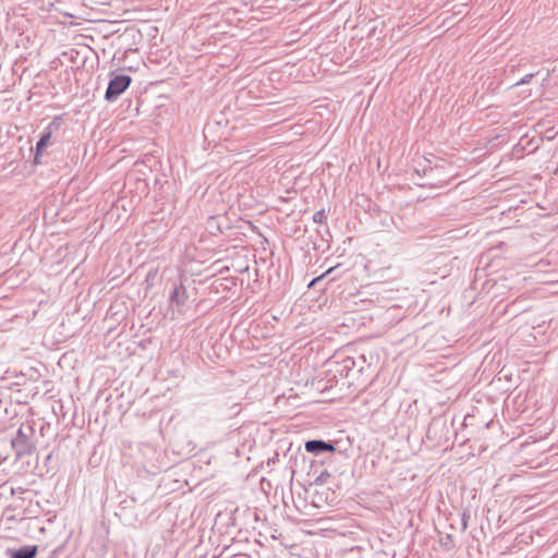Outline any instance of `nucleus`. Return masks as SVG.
<instances>
[{
  "instance_id": "1",
  "label": "nucleus",
  "mask_w": 558,
  "mask_h": 558,
  "mask_svg": "<svg viewBox=\"0 0 558 558\" xmlns=\"http://www.w3.org/2000/svg\"><path fill=\"white\" fill-rule=\"evenodd\" d=\"M189 299L186 288L183 283H174L172 290L169 293V305L172 314L174 311L182 313V308L185 306Z\"/></svg>"
},
{
  "instance_id": "2",
  "label": "nucleus",
  "mask_w": 558,
  "mask_h": 558,
  "mask_svg": "<svg viewBox=\"0 0 558 558\" xmlns=\"http://www.w3.org/2000/svg\"><path fill=\"white\" fill-rule=\"evenodd\" d=\"M131 84V77L128 75H118L112 78L106 92V98L111 99L122 94Z\"/></svg>"
},
{
  "instance_id": "3",
  "label": "nucleus",
  "mask_w": 558,
  "mask_h": 558,
  "mask_svg": "<svg viewBox=\"0 0 558 558\" xmlns=\"http://www.w3.org/2000/svg\"><path fill=\"white\" fill-rule=\"evenodd\" d=\"M307 452L313 454H322L324 452L336 451L335 444L332 441H325L323 439H311L304 445Z\"/></svg>"
},
{
  "instance_id": "4",
  "label": "nucleus",
  "mask_w": 558,
  "mask_h": 558,
  "mask_svg": "<svg viewBox=\"0 0 558 558\" xmlns=\"http://www.w3.org/2000/svg\"><path fill=\"white\" fill-rule=\"evenodd\" d=\"M38 553L37 545H26L10 553V558H35Z\"/></svg>"
},
{
  "instance_id": "5",
  "label": "nucleus",
  "mask_w": 558,
  "mask_h": 558,
  "mask_svg": "<svg viewBox=\"0 0 558 558\" xmlns=\"http://www.w3.org/2000/svg\"><path fill=\"white\" fill-rule=\"evenodd\" d=\"M52 142H36V149H35L34 159H33L34 165H41V163L46 162V161L41 160V157H43L45 150L47 149V147Z\"/></svg>"
},
{
  "instance_id": "6",
  "label": "nucleus",
  "mask_w": 558,
  "mask_h": 558,
  "mask_svg": "<svg viewBox=\"0 0 558 558\" xmlns=\"http://www.w3.org/2000/svg\"><path fill=\"white\" fill-rule=\"evenodd\" d=\"M27 444V435L20 427L16 432V437L12 439L11 445L13 448L24 447Z\"/></svg>"
},
{
  "instance_id": "7",
  "label": "nucleus",
  "mask_w": 558,
  "mask_h": 558,
  "mask_svg": "<svg viewBox=\"0 0 558 558\" xmlns=\"http://www.w3.org/2000/svg\"><path fill=\"white\" fill-rule=\"evenodd\" d=\"M525 149H526V146H523V145L521 144V142H518V143L513 146V148H512V151H511L512 157H513V158H515V159H520V158H522V157H523V154H524V151H525Z\"/></svg>"
},
{
  "instance_id": "8",
  "label": "nucleus",
  "mask_w": 558,
  "mask_h": 558,
  "mask_svg": "<svg viewBox=\"0 0 558 558\" xmlns=\"http://www.w3.org/2000/svg\"><path fill=\"white\" fill-rule=\"evenodd\" d=\"M326 220H327V214H326L325 209L317 210L313 215V221L315 223H324Z\"/></svg>"
},
{
  "instance_id": "9",
  "label": "nucleus",
  "mask_w": 558,
  "mask_h": 558,
  "mask_svg": "<svg viewBox=\"0 0 558 558\" xmlns=\"http://www.w3.org/2000/svg\"><path fill=\"white\" fill-rule=\"evenodd\" d=\"M335 270V267H330L329 269H327L324 274H322L320 276L314 278L311 280V282L308 283V288H313L315 287L320 280H323L325 277H327L329 274H331L332 271Z\"/></svg>"
},
{
  "instance_id": "10",
  "label": "nucleus",
  "mask_w": 558,
  "mask_h": 558,
  "mask_svg": "<svg viewBox=\"0 0 558 558\" xmlns=\"http://www.w3.org/2000/svg\"><path fill=\"white\" fill-rule=\"evenodd\" d=\"M327 477H329V474L326 472H323L319 476L316 477L315 484L323 485L326 483Z\"/></svg>"
},
{
  "instance_id": "11",
  "label": "nucleus",
  "mask_w": 558,
  "mask_h": 558,
  "mask_svg": "<svg viewBox=\"0 0 558 558\" xmlns=\"http://www.w3.org/2000/svg\"><path fill=\"white\" fill-rule=\"evenodd\" d=\"M354 361L351 357L343 360V369L350 371L354 366Z\"/></svg>"
},
{
  "instance_id": "12",
  "label": "nucleus",
  "mask_w": 558,
  "mask_h": 558,
  "mask_svg": "<svg viewBox=\"0 0 558 558\" xmlns=\"http://www.w3.org/2000/svg\"><path fill=\"white\" fill-rule=\"evenodd\" d=\"M24 492H25V489L23 487H21V486L16 487V488H14V487L11 488V494L12 495L23 494Z\"/></svg>"
},
{
  "instance_id": "13",
  "label": "nucleus",
  "mask_w": 558,
  "mask_h": 558,
  "mask_svg": "<svg viewBox=\"0 0 558 558\" xmlns=\"http://www.w3.org/2000/svg\"><path fill=\"white\" fill-rule=\"evenodd\" d=\"M468 515L465 513H463L462 515V520H461V523H462V529L465 530L468 527Z\"/></svg>"
},
{
  "instance_id": "14",
  "label": "nucleus",
  "mask_w": 558,
  "mask_h": 558,
  "mask_svg": "<svg viewBox=\"0 0 558 558\" xmlns=\"http://www.w3.org/2000/svg\"><path fill=\"white\" fill-rule=\"evenodd\" d=\"M320 499H322V496H320V495H318V496H317V500H316V499H314V500H313V504H314L316 507H319L318 501H319Z\"/></svg>"
},
{
  "instance_id": "15",
  "label": "nucleus",
  "mask_w": 558,
  "mask_h": 558,
  "mask_svg": "<svg viewBox=\"0 0 558 558\" xmlns=\"http://www.w3.org/2000/svg\"><path fill=\"white\" fill-rule=\"evenodd\" d=\"M537 149H538V146H537V145H536V146H533V147L529 150V153L535 151V150H537Z\"/></svg>"
},
{
  "instance_id": "16",
  "label": "nucleus",
  "mask_w": 558,
  "mask_h": 558,
  "mask_svg": "<svg viewBox=\"0 0 558 558\" xmlns=\"http://www.w3.org/2000/svg\"><path fill=\"white\" fill-rule=\"evenodd\" d=\"M535 142L529 141L526 142V146H532Z\"/></svg>"
}]
</instances>
